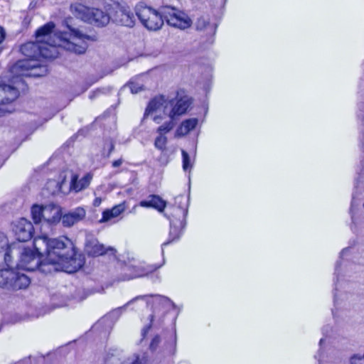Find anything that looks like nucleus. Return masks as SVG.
Wrapping results in <instances>:
<instances>
[{
    "label": "nucleus",
    "mask_w": 364,
    "mask_h": 364,
    "mask_svg": "<svg viewBox=\"0 0 364 364\" xmlns=\"http://www.w3.org/2000/svg\"><path fill=\"white\" fill-rule=\"evenodd\" d=\"M13 231L19 242H26L33 237V226L23 218L13 223Z\"/></svg>",
    "instance_id": "obj_12"
},
{
    "label": "nucleus",
    "mask_w": 364,
    "mask_h": 364,
    "mask_svg": "<svg viewBox=\"0 0 364 364\" xmlns=\"http://www.w3.org/2000/svg\"><path fill=\"white\" fill-rule=\"evenodd\" d=\"M168 101L166 100L164 96H159L154 97L149 103L144 112V117L154 112L160 110L162 107L164 109L165 105H166Z\"/></svg>",
    "instance_id": "obj_24"
},
{
    "label": "nucleus",
    "mask_w": 364,
    "mask_h": 364,
    "mask_svg": "<svg viewBox=\"0 0 364 364\" xmlns=\"http://www.w3.org/2000/svg\"><path fill=\"white\" fill-rule=\"evenodd\" d=\"M153 120L157 123V124H159L161 122V120H162V117L161 116H158V115H156L153 117Z\"/></svg>",
    "instance_id": "obj_47"
},
{
    "label": "nucleus",
    "mask_w": 364,
    "mask_h": 364,
    "mask_svg": "<svg viewBox=\"0 0 364 364\" xmlns=\"http://www.w3.org/2000/svg\"><path fill=\"white\" fill-rule=\"evenodd\" d=\"M146 296V299L145 300H139L137 302L134 303L132 305H130L129 306H132V309L134 311H138L140 307H144L147 306L149 304L148 301V296Z\"/></svg>",
    "instance_id": "obj_37"
},
{
    "label": "nucleus",
    "mask_w": 364,
    "mask_h": 364,
    "mask_svg": "<svg viewBox=\"0 0 364 364\" xmlns=\"http://www.w3.org/2000/svg\"><path fill=\"white\" fill-rule=\"evenodd\" d=\"M320 364V363H319Z\"/></svg>",
    "instance_id": "obj_54"
},
{
    "label": "nucleus",
    "mask_w": 364,
    "mask_h": 364,
    "mask_svg": "<svg viewBox=\"0 0 364 364\" xmlns=\"http://www.w3.org/2000/svg\"><path fill=\"white\" fill-rule=\"evenodd\" d=\"M105 3L110 11L111 20L113 22L127 27L134 26L136 19L134 13L121 0H105Z\"/></svg>",
    "instance_id": "obj_8"
},
{
    "label": "nucleus",
    "mask_w": 364,
    "mask_h": 364,
    "mask_svg": "<svg viewBox=\"0 0 364 364\" xmlns=\"http://www.w3.org/2000/svg\"><path fill=\"white\" fill-rule=\"evenodd\" d=\"M33 248L41 258L46 256V262L50 264L55 271L74 273L85 264L84 256L76 252L73 241L65 236L37 237L33 240Z\"/></svg>",
    "instance_id": "obj_1"
},
{
    "label": "nucleus",
    "mask_w": 364,
    "mask_h": 364,
    "mask_svg": "<svg viewBox=\"0 0 364 364\" xmlns=\"http://www.w3.org/2000/svg\"><path fill=\"white\" fill-rule=\"evenodd\" d=\"M139 205L144 208H153L160 213H164V209L166 206V202L159 196L150 195L146 200L140 201Z\"/></svg>",
    "instance_id": "obj_22"
},
{
    "label": "nucleus",
    "mask_w": 364,
    "mask_h": 364,
    "mask_svg": "<svg viewBox=\"0 0 364 364\" xmlns=\"http://www.w3.org/2000/svg\"><path fill=\"white\" fill-rule=\"evenodd\" d=\"M43 220L49 224H55L60 220L61 210L58 205L49 204L43 205Z\"/></svg>",
    "instance_id": "obj_20"
},
{
    "label": "nucleus",
    "mask_w": 364,
    "mask_h": 364,
    "mask_svg": "<svg viewBox=\"0 0 364 364\" xmlns=\"http://www.w3.org/2000/svg\"><path fill=\"white\" fill-rule=\"evenodd\" d=\"M125 210V203H122L117 205H114L110 210H105L102 213V217L100 219V223H105L109 220L111 218L119 216Z\"/></svg>",
    "instance_id": "obj_25"
},
{
    "label": "nucleus",
    "mask_w": 364,
    "mask_h": 364,
    "mask_svg": "<svg viewBox=\"0 0 364 364\" xmlns=\"http://www.w3.org/2000/svg\"><path fill=\"white\" fill-rule=\"evenodd\" d=\"M85 252L88 255L97 257L103 255H109L115 257L116 249L112 247H105L104 245L99 242L97 239L92 238L86 242Z\"/></svg>",
    "instance_id": "obj_13"
},
{
    "label": "nucleus",
    "mask_w": 364,
    "mask_h": 364,
    "mask_svg": "<svg viewBox=\"0 0 364 364\" xmlns=\"http://www.w3.org/2000/svg\"><path fill=\"white\" fill-rule=\"evenodd\" d=\"M196 27L198 31H205L208 34H215L217 25L215 23H210V21L204 17L198 18L196 23Z\"/></svg>",
    "instance_id": "obj_27"
},
{
    "label": "nucleus",
    "mask_w": 364,
    "mask_h": 364,
    "mask_svg": "<svg viewBox=\"0 0 364 364\" xmlns=\"http://www.w3.org/2000/svg\"><path fill=\"white\" fill-rule=\"evenodd\" d=\"M85 215V210L82 207H77L68 213L61 215L60 220L64 227L70 228L82 220Z\"/></svg>",
    "instance_id": "obj_15"
},
{
    "label": "nucleus",
    "mask_w": 364,
    "mask_h": 364,
    "mask_svg": "<svg viewBox=\"0 0 364 364\" xmlns=\"http://www.w3.org/2000/svg\"><path fill=\"white\" fill-rule=\"evenodd\" d=\"M129 87L130 88L131 92L133 94H136L144 90L142 85L135 82H130Z\"/></svg>",
    "instance_id": "obj_36"
},
{
    "label": "nucleus",
    "mask_w": 364,
    "mask_h": 364,
    "mask_svg": "<svg viewBox=\"0 0 364 364\" xmlns=\"http://www.w3.org/2000/svg\"><path fill=\"white\" fill-rule=\"evenodd\" d=\"M18 66L24 68L27 70H31L30 75L37 77L44 76L48 73V68L46 65H41L33 58L27 60L20 61Z\"/></svg>",
    "instance_id": "obj_18"
},
{
    "label": "nucleus",
    "mask_w": 364,
    "mask_h": 364,
    "mask_svg": "<svg viewBox=\"0 0 364 364\" xmlns=\"http://www.w3.org/2000/svg\"><path fill=\"white\" fill-rule=\"evenodd\" d=\"M68 28L70 33H60L50 41L25 43L21 47V52L29 58H54L57 54L56 47L62 46L76 54L84 53L87 48V44L84 39L89 38L75 28H70V26Z\"/></svg>",
    "instance_id": "obj_2"
},
{
    "label": "nucleus",
    "mask_w": 364,
    "mask_h": 364,
    "mask_svg": "<svg viewBox=\"0 0 364 364\" xmlns=\"http://www.w3.org/2000/svg\"><path fill=\"white\" fill-rule=\"evenodd\" d=\"M146 299V296H137L134 297V299H131L127 303H126L124 306L116 308L111 311L106 316H105L100 321V322L109 320L111 322L115 323L119 319L123 311H125L127 307H129L130 305L134 304V303L137 302L139 300H145Z\"/></svg>",
    "instance_id": "obj_17"
},
{
    "label": "nucleus",
    "mask_w": 364,
    "mask_h": 364,
    "mask_svg": "<svg viewBox=\"0 0 364 364\" xmlns=\"http://www.w3.org/2000/svg\"><path fill=\"white\" fill-rule=\"evenodd\" d=\"M359 112L357 113V117L358 119V120H360L361 122H363L364 121V116L363 114V112H362V107H363V105L362 104H360L359 105Z\"/></svg>",
    "instance_id": "obj_42"
},
{
    "label": "nucleus",
    "mask_w": 364,
    "mask_h": 364,
    "mask_svg": "<svg viewBox=\"0 0 364 364\" xmlns=\"http://www.w3.org/2000/svg\"><path fill=\"white\" fill-rule=\"evenodd\" d=\"M19 95L18 89L9 85H0V105L11 103Z\"/></svg>",
    "instance_id": "obj_19"
},
{
    "label": "nucleus",
    "mask_w": 364,
    "mask_h": 364,
    "mask_svg": "<svg viewBox=\"0 0 364 364\" xmlns=\"http://www.w3.org/2000/svg\"><path fill=\"white\" fill-rule=\"evenodd\" d=\"M43 205L35 204L31 208V215L33 222L36 224L41 223L43 220Z\"/></svg>",
    "instance_id": "obj_30"
},
{
    "label": "nucleus",
    "mask_w": 364,
    "mask_h": 364,
    "mask_svg": "<svg viewBox=\"0 0 364 364\" xmlns=\"http://www.w3.org/2000/svg\"><path fill=\"white\" fill-rule=\"evenodd\" d=\"M353 250H354V248L352 246H349L348 247L343 249L340 253L339 260H338L336 263L335 272H334L335 277L333 279V282H334V285H335V288H334L335 292L333 293V297L335 298L334 303L337 302L336 298L338 297V295H337L336 291H338V282L339 281L340 277H346L348 279L357 278V274L361 271V269H362L361 266L348 262L345 264L346 270H345L344 274H343L341 272V259L343 257L353 253Z\"/></svg>",
    "instance_id": "obj_9"
},
{
    "label": "nucleus",
    "mask_w": 364,
    "mask_h": 364,
    "mask_svg": "<svg viewBox=\"0 0 364 364\" xmlns=\"http://www.w3.org/2000/svg\"><path fill=\"white\" fill-rule=\"evenodd\" d=\"M155 303L161 305L164 309V313H166L171 309H176L178 306L168 297L161 295H156Z\"/></svg>",
    "instance_id": "obj_28"
},
{
    "label": "nucleus",
    "mask_w": 364,
    "mask_h": 364,
    "mask_svg": "<svg viewBox=\"0 0 364 364\" xmlns=\"http://www.w3.org/2000/svg\"><path fill=\"white\" fill-rule=\"evenodd\" d=\"M167 137L164 135H159L154 141V146L157 149L164 151L166 149Z\"/></svg>",
    "instance_id": "obj_33"
},
{
    "label": "nucleus",
    "mask_w": 364,
    "mask_h": 364,
    "mask_svg": "<svg viewBox=\"0 0 364 364\" xmlns=\"http://www.w3.org/2000/svg\"><path fill=\"white\" fill-rule=\"evenodd\" d=\"M122 364H143L138 355H133L125 360Z\"/></svg>",
    "instance_id": "obj_39"
},
{
    "label": "nucleus",
    "mask_w": 364,
    "mask_h": 364,
    "mask_svg": "<svg viewBox=\"0 0 364 364\" xmlns=\"http://www.w3.org/2000/svg\"><path fill=\"white\" fill-rule=\"evenodd\" d=\"M324 342V339L323 338H321L320 339V341H319V346H320V349L318 351L317 354L314 355L315 358L316 359H318V361H320V358H321V354H320V352H321V349L322 348V345H323V343Z\"/></svg>",
    "instance_id": "obj_43"
},
{
    "label": "nucleus",
    "mask_w": 364,
    "mask_h": 364,
    "mask_svg": "<svg viewBox=\"0 0 364 364\" xmlns=\"http://www.w3.org/2000/svg\"><path fill=\"white\" fill-rule=\"evenodd\" d=\"M6 37V32L2 26H0V44L4 41Z\"/></svg>",
    "instance_id": "obj_44"
},
{
    "label": "nucleus",
    "mask_w": 364,
    "mask_h": 364,
    "mask_svg": "<svg viewBox=\"0 0 364 364\" xmlns=\"http://www.w3.org/2000/svg\"><path fill=\"white\" fill-rule=\"evenodd\" d=\"M9 290L26 289L31 284L30 278L23 273L14 269Z\"/></svg>",
    "instance_id": "obj_21"
},
{
    "label": "nucleus",
    "mask_w": 364,
    "mask_h": 364,
    "mask_svg": "<svg viewBox=\"0 0 364 364\" xmlns=\"http://www.w3.org/2000/svg\"><path fill=\"white\" fill-rule=\"evenodd\" d=\"M106 146H107V148H108V152L105 156L109 157L111 153L113 151V150L114 149V144L113 141L112 139H109V140L106 141V142L105 144V147H104L105 149Z\"/></svg>",
    "instance_id": "obj_40"
},
{
    "label": "nucleus",
    "mask_w": 364,
    "mask_h": 364,
    "mask_svg": "<svg viewBox=\"0 0 364 364\" xmlns=\"http://www.w3.org/2000/svg\"><path fill=\"white\" fill-rule=\"evenodd\" d=\"M155 277L157 279H159V276L156 275Z\"/></svg>",
    "instance_id": "obj_52"
},
{
    "label": "nucleus",
    "mask_w": 364,
    "mask_h": 364,
    "mask_svg": "<svg viewBox=\"0 0 364 364\" xmlns=\"http://www.w3.org/2000/svg\"><path fill=\"white\" fill-rule=\"evenodd\" d=\"M164 216L170 221V231L168 240L161 245V254L163 256L164 255V247L178 240L186 225V218H173L171 215H168V213H164Z\"/></svg>",
    "instance_id": "obj_11"
},
{
    "label": "nucleus",
    "mask_w": 364,
    "mask_h": 364,
    "mask_svg": "<svg viewBox=\"0 0 364 364\" xmlns=\"http://www.w3.org/2000/svg\"><path fill=\"white\" fill-rule=\"evenodd\" d=\"M188 199L183 195H179L175 198L174 204L170 206L165 213L173 218L179 217L186 218L188 214Z\"/></svg>",
    "instance_id": "obj_14"
},
{
    "label": "nucleus",
    "mask_w": 364,
    "mask_h": 364,
    "mask_svg": "<svg viewBox=\"0 0 364 364\" xmlns=\"http://www.w3.org/2000/svg\"><path fill=\"white\" fill-rule=\"evenodd\" d=\"M54 28L55 24L53 22H48L40 27L36 31V37L37 39L36 43L50 41L52 39L55 38L56 36H59L61 32H55L53 33Z\"/></svg>",
    "instance_id": "obj_16"
},
{
    "label": "nucleus",
    "mask_w": 364,
    "mask_h": 364,
    "mask_svg": "<svg viewBox=\"0 0 364 364\" xmlns=\"http://www.w3.org/2000/svg\"><path fill=\"white\" fill-rule=\"evenodd\" d=\"M152 314H155V316H155V324H156V326H157L158 324H160V322H156V317H157V316H156V313L155 310L153 311ZM156 327H155V328L154 329V331H156Z\"/></svg>",
    "instance_id": "obj_48"
},
{
    "label": "nucleus",
    "mask_w": 364,
    "mask_h": 364,
    "mask_svg": "<svg viewBox=\"0 0 364 364\" xmlns=\"http://www.w3.org/2000/svg\"><path fill=\"white\" fill-rule=\"evenodd\" d=\"M136 15L141 24L149 31L160 29L164 21L169 26L180 29L188 28L192 23L186 14L170 6H163L159 11H156L149 6L137 5Z\"/></svg>",
    "instance_id": "obj_3"
},
{
    "label": "nucleus",
    "mask_w": 364,
    "mask_h": 364,
    "mask_svg": "<svg viewBox=\"0 0 364 364\" xmlns=\"http://www.w3.org/2000/svg\"><path fill=\"white\" fill-rule=\"evenodd\" d=\"M14 269H4L0 270V287L9 290Z\"/></svg>",
    "instance_id": "obj_29"
},
{
    "label": "nucleus",
    "mask_w": 364,
    "mask_h": 364,
    "mask_svg": "<svg viewBox=\"0 0 364 364\" xmlns=\"http://www.w3.org/2000/svg\"><path fill=\"white\" fill-rule=\"evenodd\" d=\"M198 122V119L197 118H191L183 121L176 130V136L182 137L186 136L196 127Z\"/></svg>",
    "instance_id": "obj_23"
},
{
    "label": "nucleus",
    "mask_w": 364,
    "mask_h": 364,
    "mask_svg": "<svg viewBox=\"0 0 364 364\" xmlns=\"http://www.w3.org/2000/svg\"><path fill=\"white\" fill-rule=\"evenodd\" d=\"M164 263H165V260L164 259V260H163V264H161V265H159V266H156V267H154V269L156 270V269H159V267H161Z\"/></svg>",
    "instance_id": "obj_50"
},
{
    "label": "nucleus",
    "mask_w": 364,
    "mask_h": 364,
    "mask_svg": "<svg viewBox=\"0 0 364 364\" xmlns=\"http://www.w3.org/2000/svg\"><path fill=\"white\" fill-rule=\"evenodd\" d=\"M19 255V260L17 267L27 271H34L39 269L41 272L51 273L53 267L50 264L46 262L44 259L41 261V257L30 247H23L17 250Z\"/></svg>",
    "instance_id": "obj_7"
},
{
    "label": "nucleus",
    "mask_w": 364,
    "mask_h": 364,
    "mask_svg": "<svg viewBox=\"0 0 364 364\" xmlns=\"http://www.w3.org/2000/svg\"><path fill=\"white\" fill-rule=\"evenodd\" d=\"M102 203L101 198H96L93 201V205L95 207H98Z\"/></svg>",
    "instance_id": "obj_46"
},
{
    "label": "nucleus",
    "mask_w": 364,
    "mask_h": 364,
    "mask_svg": "<svg viewBox=\"0 0 364 364\" xmlns=\"http://www.w3.org/2000/svg\"><path fill=\"white\" fill-rule=\"evenodd\" d=\"M14 247L6 248L4 250L0 249V264L5 263L7 266L11 263V254L14 252Z\"/></svg>",
    "instance_id": "obj_31"
},
{
    "label": "nucleus",
    "mask_w": 364,
    "mask_h": 364,
    "mask_svg": "<svg viewBox=\"0 0 364 364\" xmlns=\"http://www.w3.org/2000/svg\"><path fill=\"white\" fill-rule=\"evenodd\" d=\"M67 304V300L63 301L60 304H56L58 307L63 306Z\"/></svg>",
    "instance_id": "obj_49"
},
{
    "label": "nucleus",
    "mask_w": 364,
    "mask_h": 364,
    "mask_svg": "<svg viewBox=\"0 0 364 364\" xmlns=\"http://www.w3.org/2000/svg\"><path fill=\"white\" fill-rule=\"evenodd\" d=\"M90 180L91 177L88 175L84 176L80 180H78L77 176L74 175L72 177L70 188L75 192H79L89 186Z\"/></svg>",
    "instance_id": "obj_26"
},
{
    "label": "nucleus",
    "mask_w": 364,
    "mask_h": 364,
    "mask_svg": "<svg viewBox=\"0 0 364 364\" xmlns=\"http://www.w3.org/2000/svg\"><path fill=\"white\" fill-rule=\"evenodd\" d=\"M324 331H325V328H323L322 329V331H323V333H324Z\"/></svg>",
    "instance_id": "obj_53"
},
{
    "label": "nucleus",
    "mask_w": 364,
    "mask_h": 364,
    "mask_svg": "<svg viewBox=\"0 0 364 364\" xmlns=\"http://www.w3.org/2000/svg\"><path fill=\"white\" fill-rule=\"evenodd\" d=\"M55 299H56V296H53L52 297V300H53V301L55 300Z\"/></svg>",
    "instance_id": "obj_51"
},
{
    "label": "nucleus",
    "mask_w": 364,
    "mask_h": 364,
    "mask_svg": "<svg viewBox=\"0 0 364 364\" xmlns=\"http://www.w3.org/2000/svg\"><path fill=\"white\" fill-rule=\"evenodd\" d=\"M364 165L360 161L359 166L356 168V176L354 179L353 191L352 193V200L350 208L351 215L352 225L351 230L356 232V227L362 223L363 208H364L363 191L364 188L363 183V171Z\"/></svg>",
    "instance_id": "obj_5"
},
{
    "label": "nucleus",
    "mask_w": 364,
    "mask_h": 364,
    "mask_svg": "<svg viewBox=\"0 0 364 364\" xmlns=\"http://www.w3.org/2000/svg\"><path fill=\"white\" fill-rule=\"evenodd\" d=\"M103 90H104V89H97L93 92H92L89 95L90 99L94 100L97 97L100 96L101 94H103L104 93Z\"/></svg>",
    "instance_id": "obj_41"
},
{
    "label": "nucleus",
    "mask_w": 364,
    "mask_h": 364,
    "mask_svg": "<svg viewBox=\"0 0 364 364\" xmlns=\"http://www.w3.org/2000/svg\"><path fill=\"white\" fill-rule=\"evenodd\" d=\"M181 154L183 159V169L185 171L191 170L193 167V165L191 163L189 154L185 150L181 151Z\"/></svg>",
    "instance_id": "obj_34"
},
{
    "label": "nucleus",
    "mask_w": 364,
    "mask_h": 364,
    "mask_svg": "<svg viewBox=\"0 0 364 364\" xmlns=\"http://www.w3.org/2000/svg\"><path fill=\"white\" fill-rule=\"evenodd\" d=\"M155 316V314H151L149 317V323L142 328L140 343L149 336V349L151 353H161L164 355H173L176 350V331L165 330L159 332L154 331L156 327Z\"/></svg>",
    "instance_id": "obj_4"
},
{
    "label": "nucleus",
    "mask_w": 364,
    "mask_h": 364,
    "mask_svg": "<svg viewBox=\"0 0 364 364\" xmlns=\"http://www.w3.org/2000/svg\"><path fill=\"white\" fill-rule=\"evenodd\" d=\"M9 247H14L9 246L8 239H7L6 236L5 235V234H4L3 232H0V249L4 250V249L9 248Z\"/></svg>",
    "instance_id": "obj_38"
},
{
    "label": "nucleus",
    "mask_w": 364,
    "mask_h": 364,
    "mask_svg": "<svg viewBox=\"0 0 364 364\" xmlns=\"http://www.w3.org/2000/svg\"><path fill=\"white\" fill-rule=\"evenodd\" d=\"M122 163H123V159H119L117 160L114 161L112 164V166L114 168H117V167L120 166L122 164Z\"/></svg>",
    "instance_id": "obj_45"
},
{
    "label": "nucleus",
    "mask_w": 364,
    "mask_h": 364,
    "mask_svg": "<svg viewBox=\"0 0 364 364\" xmlns=\"http://www.w3.org/2000/svg\"><path fill=\"white\" fill-rule=\"evenodd\" d=\"M350 364H364V355L354 354L350 358Z\"/></svg>",
    "instance_id": "obj_35"
},
{
    "label": "nucleus",
    "mask_w": 364,
    "mask_h": 364,
    "mask_svg": "<svg viewBox=\"0 0 364 364\" xmlns=\"http://www.w3.org/2000/svg\"><path fill=\"white\" fill-rule=\"evenodd\" d=\"M175 119L170 118L169 121L164 122L162 125L158 127L157 132L159 135H164L169 132L175 127Z\"/></svg>",
    "instance_id": "obj_32"
},
{
    "label": "nucleus",
    "mask_w": 364,
    "mask_h": 364,
    "mask_svg": "<svg viewBox=\"0 0 364 364\" xmlns=\"http://www.w3.org/2000/svg\"><path fill=\"white\" fill-rule=\"evenodd\" d=\"M192 102L191 97L178 92L176 97L168 101L165 105L164 114L169 118L175 119L176 116L185 114Z\"/></svg>",
    "instance_id": "obj_10"
},
{
    "label": "nucleus",
    "mask_w": 364,
    "mask_h": 364,
    "mask_svg": "<svg viewBox=\"0 0 364 364\" xmlns=\"http://www.w3.org/2000/svg\"><path fill=\"white\" fill-rule=\"evenodd\" d=\"M71 11L77 18L96 27L106 26L111 20L110 11L105 12L98 8L82 4H72Z\"/></svg>",
    "instance_id": "obj_6"
}]
</instances>
